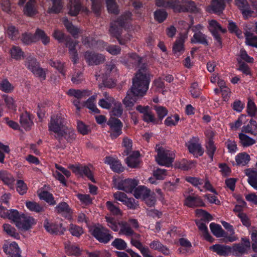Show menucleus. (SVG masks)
Returning <instances> with one entry per match:
<instances>
[{"label":"nucleus","mask_w":257,"mask_h":257,"mask_svg":"<svg viewBox=\"0 0 257 257\" xmlns=\"http://www.w3.org/2000/svg\"><path fill=\"white\" fill-rule=\"evenodd\" d=\"M132 16V13L125 12L117 19L118 24L120 25V26H124L127 21L131 19Z\"/></svg>","instance_id":"obj_64"},{"label":"nucleus","mask_w":257,"mask_h":257,"mask_svg":"<svg viewBox=\"0 0 257 257\" xmlns=\"http://www.w3.org/2000/svg\"><path fill=\"white\" fill-rule=\"evenodd\" d=\"M167 16L168 14L165 10L159 9L154 12V18L160 23L165 21Z\"/></svg>","instance_id":"obj_54"},{"label":"nucleus","mask_w":257,"mask_h":257,"mask_svg":"<svg viewBox=\"0 0 257 257\" xmlns=\"http://www.w3.org/2000/svg\"><path fill=\"white\" fill-rule=\"evenodd\" d=\"M185 204L189 207L205 206L202 200L197 196H189L185 200Z\"/></svg>","instance_id":"obj_21"},{"label":"nucleus","mask_w":257,"mask_h":257,"mask_svg":"<svg viewBox=\"0 0 257 257\" xmlns=\"http://www.w3.org/2000/svg\"><path fill=\"white\" fill-rule=\"evenodd\" d=\"M244 35L246 44L252 47H257V36L248 31H246Z\"/></svg>","instance_id":"obj_48"},{"label":"nucleus","mask_w":257,"mask_h":257,"mask_svg":"<svg viewBox=\"0 0 257 257\" xmlns=\"http://www.w3.org/2000/svg\"><path fill=\"white\" fill-rule=\"evenodd\" d=\"M245 175L248 176L247 182L254 189L257 190V171L247 169L245 170Z\"/></svg>","instance_id":"obj_24"},{"label":"nucleus","mask_w":257,"mask_h":257,"mask_svg":"<svg viewBox=\"0 0 257 257\" xmlns=\"http://www.w3.org/2000/svg\"><path fill=\"white\" fill-rule=\"evenodd\" d=\"M236 165L238 166H245L250 160V156L246 153H240L235 157Z\"/></svg>","instance_id":"obj_46"},{"label":"nucleus","mask_w":257,"mask_h":257,"mask_svg":"<svg viewBox=\"0 0 257 257\" xmlns=\"http://www.w3.org/2000/svg\"><path fill=\"white\" fill-rule=\"evenodd\" d=\"M235 3L238 8L241 11L244 17L247 19L253 14V11L250 9L247 0H235Z\"/></svg>","instance_id":"obj_15"},{"label":"nucleus","mask_w":257,"mask_h":257,"mask_svg":"<svg viewBox=\"0 0 257 257\" xmlns=\"http://www.w3.org/2000/svg\"><path fill=\"white\" fill-rule=\"evenodd\" d=\"M195 223L196 225H197L198 229L199 230L202 231L203 235L207 240L209 241H211L212 237L209 234L207 227L205 223L201 221H196Z\"/></svg>","instance_id":"obj_44"},{"label":"nucleus","mask_w":257,"mask_h":257,"mask_svg":"<svg viewBox=\"0 0 257 257\" xmlns=\"http://www.w3.org/2000/svg\"><path fill=\"white\" fill-rule=\"evenodd\" d=\"M96 95L91 96L85 102V106L95 113H100L99 110L96 107L94 101L95 100Z\"/></svg>","instance_id":"obj_51"},{"label":"nucleus","mask_w":257,"mask_h":257,"mask_svg":"<svg viewBox=\"0 0 257 257\" xmlns=\"http://www.w3.org/2000/svg\"><path fill=\"white\" fill-rule=\"evenodd\" d=\"M140 152L139 151H134L125 159V163L127 166L132 168H137L139 167L140 164Z\"/></svg>","instance_id":"obj_18"},{"label":"nucleus","mask_w":257,"mask_h":257,"mask_svg":"<svg viewBox=\"0 0 257 257\" xmlns=\"http://www.w3.org/2000/svg\"><path fill=\"white\" fill-rule=\"evenodd\" d=\"M104 162L109 165L112 170L115 172L120 173L124 170V168L122 166L119 161L114 158L106 157L105 158Z\"/></svg>","instance_id":"obj_19"},{"label":"nucleus","mask_w":257,"mask_h":257,"mask_svg":"<svg viewBox=\"0 0 257 257\" xmlns=\"http://www.w3.org/2000/svg\"><path fill=\"white\" fill-rule=\"evenodd\" d=\"M103 73L104 79L115 75L117 71V67L113 62L110 61L106 63Z\"/></svg>","instance_id":"obj_25"},{"label":"nucleus","mask_w":257,"mask_h":257,"mask_svg":"<svg viewBox=\"0 0 257 257\" xmlns=\"http://www.w3.org/2000/svg\"><path fill=\"white\" fill-rule=\"evenodd\" d=\"M128 59L125 60L124 59H121V62L127 66H130V63H132L136 66H140L142 63V58L139 56L136 53L128 54Z\"/></svg>","instance_id":"obj_22"},{"label":"nucleus","mask_w":257,"mask_h":257,"mask_svg":"<svg viewBox=\"0 0 257 257\" xmlns=\"http://www.w3.org/2000/svg\"><path fill=\"white\" fill-rule=\"evenodd\" d=\"M122 146L125 148L122 154L123 155L127 156L130 153L132 152L133 150V141L127 137H123L122 142Z\"/></svg>","instance_id":"obj_43"},{"label":"nucleus","mask_w":257,"mask_h":257,"mask_svg":"<svg viewBox=\"0 0 257 257\" xmlns=\"http://www.w3.org/2000/svg\"><path fill=\"white\" fill-rule=\"evenodd\" d=\"M40 199L44 200L50 205H55L56 202L54 200L53 195L47 191H42L39 193Z\"/></svg>","instance_id":"obj_42"},{"label":"nucleus","mask_w":257,"mask_h":257,"mask_svg":"<svg viewBox=\"0 0 257 257\" xmlns=\"http://www.w3.org/2000/svg\"><path fill=\"white\" fill-rule=\"evenodd\" d=\"M84 58L89 65H97L105 60V57L103 55L90 51L85 53Z\"/></svg>","instance_id":"obj_10"},{"label":"nucleus","mask_w":257,"mask_h":257,"mask_svg":"<svg viewBox=\"0 0 257 257\" xmlns=\"http://www.w3.org/2000/svg\"><path fill=\"white\" fill-rule=\"evenodd\" d=\"M157 153L156 160L160 165L167 167L171 165L175 157V154L172 152L163 148H160L157 150Z\"/></svg>","instance_id":"obj_2"},{"label":"nucleus","mask_w":257,"mask_h":257,"mask_svg":"<svg viewBox=\"0 0 257 257\" xmlns=\"http://www.w3.org/2000/svg\"><path fill=\"white\" fill-rule=\"evenodd\" d=\"M241 243L234 244L232 249L235 252L239 254L245 253L250 247V243L248 239L246 238H241Z\"/></svg>","instance_id":"obj_17"},{"label":"nucleus","mask_w":257,"mask_h":257,"mask_svg":"<svg viewBox=\"0 0 257 257\" xmlns=\"http://www.w3.org/2000/svg\"><path fill=\"white\" fill-rule=\"evenodd\" d=\"M239 138L241 145L243 147H248L255 144V141L254 140L244 134H239Z\"/></svg>","instance_id":"obj_49"},{"label":"nucleus","mask_w":257,"mask_h":257,"mask_svg":"<svg viewBox=\"0 0 257 257\" xmlns=\"http://www.w3.org/2000/svg\"><path fill=\"white\" fill-rule=\"evenodd\" d=\"M22 42L26 45H30L33 43H36L34 34L31 33H25L22 35Z\"/></svg>","instance_id":"obj_55"},{"label":"nucleus","mask_w":257,"mask_h":257,"mask_svg":"<svg viewBox=\"0 0 257 257\" xmlns=\"http://www.w3.org/2000/svg\"><path fill=\"white\" fill-rule=\"evenodd\" d=\"M20 122L25 130L29 131L33 124L29 113L27 112L22 113L20 116Z\"/></svg>","instance_id":"obj_26"},{"label":"nucleus","mask_w":257,"mask_h":257,"mask_svg":"<svg viewBox=\"0 0 257 257\" xmlns=\"http://www.w3.org/2000/svg\"><path fill=\"white\" fill-rule=\"evenodd\" d=\"M3 249L9 257H21V251L16 242H13L9 245L5 244Z\"/></svg>","instance_id":"obj_13"},{"label":"nucleus","mask_w":257,"mask_h":257,"mask_svg":"<svg viewBox=\"0 0 257 257\" xmlns=\"http://www.w3.org/2000/svg\"><path fill=\"white\" fill-rule=\"evenodd\" d=\"M124 26H120L118 24L117 21L112 22L110 23L109 33L110 35L114 37H117L122 33V29Z\"/></svg>","instance_id":"obj_33"},{"label":"nucleus","mask_w":257,"mask_h":257,"mask_svg":"<svg viewBox=\"0 0 257 257\" xmlns=\"http://www.w3.org/2000/svg\"><path fill=\"white\" fill-rule=\"evenodd\" d=\"M106 206L108 210L113 215H121V211L119 208L115 203L107 201L106 203Z\"/></svg>","instance_id":"obj_52"},{"label":"nucleus","mask_w":257,"mask_h":257,"mask_svg":"<svg viewBox=\"0 0 257 257\" xmlns=\"http://www.w3.org/2000/svg\"><path fill=\"white\" fill-rule=\"evenodd\" d=\"M151 192V190L144 186H140L134 190V195L137 198H142L143 200Z\"/></svg>","instance_id":"obj_31"},{"label":"nucleus","mask_w":257,"mask_h":257,"mask_svg":"<svg viewBox=\"0 0 257 257\" xmlns=\"http://www.w3.org/2000/svg\"><path fill=\"white\" fill-rule=\"evenodd\" d=\"M138 181L136 179H126L118 183V189L126 193H131L138 184Z\"/></svg>","instance_id":"obj_11"},{"label":"nucleus","mask_w":257,"mask_h":257,"mask_svg":"<svg viewBox=\"0 0 257 257\" xmlns=\"http://www.w3.org/2000/svg\"><path fill=\"white\" fill-rule=\"evenodd\" d=\"M49 64L56 69H57L60 73H61L63 76L65 75V71L64 70V63L61 62L59 60H57L56 61H53V60H50Z\"/></svg>","instance_id":"obj_56"},{"label":"nucleus","mask_w":257,"mask_h":257,"mask_svg":"<svg viewBox=\"0 0 257 257\" xmlns=\"http://www.w3.org/2000/svg\"><path fill=\"white\" fill-rule=\"evenodd\" d=\"M62 21L67 31L75 39L78 38V35L82 33V30L73 25L66 18H64Z\"/></svg>","instance_id":"obj_16"},{"label":"nucleus","mask_w":257,"mask_h":257,"mask_svg":"<svg viewBox=\"0 0 257 257\" xmlns=\"http://www.w3.org/2000/svg\"><path fill=\"white\" fill-rule=\"evenodd\" d=\"M247 112L250 116H254L257 112V108L254 102L250 99H248L247 105Z\"/></svg>","instance_id":"obj_60"},{"label":"nucleus","mask_w":257,"mask_h":257,"mask_svg":"<svg viewBox=\"0 0 257 257\" xmlns=\"http://www.w3.org/2000/svg\"><path fill=\"white\" fill-rule=\"evenodd\" d=\"M184 51V40L182 37L178 38L173 46V53L177 56H180Z\"/></svg>","instance_id":"obj_32"},{"label":"nucleus","mask_w":257,"mask_h":257,"mask_svg":"<svg viewBox=\"0 0 257 257\" xmlns=\"http://www.w3.org/2000/svg\"><path fill=\"white\" fill-rule=\"evenodd\" d=\"M24 12L25 15L29 17H32L37 13L35 8V0H29L26 4Z\"/></svg>","instance_id":"obj_34"},{"label":"nucleus","mask_w":257,"mask_h":257,"mask_svg":"<svg viewBox=\"0 0 257 257\" xmlns=\"http://www.w3.org/2000/svg\"><path fill=\"white\" fill-rule=\"evenodd\" d=\"M107 226L114 231H118L119 230V223L120 221L116 220L114 217L106 216L105 217Z\"/></svg>","instance_id":"obj_47"},{"label":"nucleus","mask_w":257,"mask_h":257,"mask_svg":"<svg viewBox=\"0 0 257 257\" xmlns=\"http://www.w3.org/2000/svg\"><path fill=\"white\" fill-rule=\"evenodd\" d=\"M242 132L254 135L257 133V122L251 119L247 125H244L242 128Z\"/></svg>","instance_id":"obj_40"},{"label":"nucleus","mask_w":257,"mask_h":257,"mask_svg":"<svg viewBox=\"0 0 257 257\" xmlns=\"http://www.w3.org/2000/svg\"><path fill=\"white\" fill-rule=\"evenodd\" d=\"M45 229L51 234H63L65 229L62 227V224H55L49 223L47 220H45L44 224Z\"/></svg>","instance_id":"obj_12"},{"label":"nucleus","mask_w":257,"mask_h":257,"mask_svg":"<svg viewBox=\"0 0 257 257\" xmlns=\"http://www.w3.org/2000/svg\"><path fill=\"white\" fill-rule=\"evenodd\" d=\"M35 223L34 219L30 216H26L24 214H22L19 218L18 222L16 224V226L19 228L27 230L29 229Z\"/></svg>","instance_id":"obj_14"},{"label":"nucleus","mask_w":257,"mask_h":257,"mask_svg":"<svg viewBox=\"0 0 257 257\" xmlns=\"http://www.w3.org/2000/svg\"><path fill=\"white\" fill-rule=\"evenodd\" d=\"M54 137L58 141L60 145H61L63 139H65L68 143H71L73 142L76 138V135L74 130L66 125L57 134L55 135Z\"/></svg>","instance_id":"obj_4"},{"label":"nucleus","mask_w":257,"mask_h":257,"mask_svg":"<svg viewBox=\"0 0 257 257\" xmlns=\"http://www.w3.org/2000/svg\"><path fill=\"white\" fill-rule=\"evenodd\" d=\"M25 65L37 77L46 78V74L43 69L39 67V64L36 59L33 57H29L26 59Z\"/></svg>","instance_id":"obj_7"},{"label":"nucleus","mask_w":257,"mask_h":257,"mask_svg":"<svg viewBox=\"0 0 257 257\" xmlns=\"http://www.w3.org/2000/svg\"><path fill=\"white\" fill-rule=\"evenodd\" d=\"M11 55L13 58L20 60L24 57V52L20 47L13 46L11 49Z\"/></svg>","instance_id":"obj_62"},{"label":"nucleus","mask_w":257,"mask_h":257,"mask_svg":"<svg viewBox=\"0 0 257 257\" xmlns=\"http://www.w3.org/2000/svg\"><path fill=\"white\" fill-rule=\"evenodd\" d=\"M107 123L110 127V137L111 139H116L122 134L123 124L119 119L110 117Z\"/></svg>","instance_id":"obj_6"},{"label":"nucleus","mask_w":257,"mask_h":257,"mask_svg":"<svg viewBox=\"0 0 257 257\" xmlns=\"http://www.w3.org/2000/svg\"><path fill=\"white\" fill-rule=\"evenodd\" d=\"M167 8L172 9L174 12L180 13L181 2L178 0H168Z\"/></svg>","instance_id":"obj_59"},{"label":"nucleus","mask_w":257,"mask_h":257,"mask_svg":"<svg viewBox=\"0 0 257 257\" xmlns=\"http://www.w3.org/2000/svg\"><path fill=\"white\" fill-rule=\"evenodd\" d=\"M210 228L213 234L217 237L225 236V232L220 225L215 223H211Z\"/></svg>","instance_id":"obj_45"},{"label":"nucleus","mask_w":257,"mask_h":257,"mask_svg":"<svg viewBox=\"0 0 257 257\" xmlns=\"http://www.w3.org/2000/svg\"><path fill=\"white\" fill-rule=\"evenodd\" d=\"M207 36L201 32H195L190 40V42L193 44H201L205 46L208 45V42L207 39Z\"/></svg>","instance_id":"obj_23"},{"label":"nucleus","mask_w":257,"mask_h":257,"mask_svg":"<svg viewBox=\"0 0 257 257\" xmlns=\"http://www.w3.org/2000/svg\"><path fill=\"white\" fill-rule=\"evenodd\" d=\"M7 34L8 37L13 40H16L19 37V31L14 26H10L8 27Z\"/></svg>","instance_id":"obj_58"},{"label":"nucleus","mask_w":257,"mask_h":257,"mask_svg":"<svg viewBox=\"0 0 257 257\" xmlns=\"http://www.w3.org/2000/svg\"><path fill=\"white\" fill-rule=\"evenodd\" d=\"M92 235H93L99 242L107 243L113 236L109 233V230L102 226L95 227L91 229Z\"/></svg>","instance_id":"obj_5"},{"label":"nucleus","mask_w":257,"mask_h":257,"mask_svg":"<svg viewBox=\"0 0 257 257\" xmlns=\"http://www.w3.org/2000/svg\"><path fill=\"white\" fill-rule=\"evenodd\" d=\"M150 82L147 66L143 64L132 80V86L127 92L123 103L126 107H132L147 91Z\"/></svg>","instance_id":"obj_1"},{"label":"nucleus","mask_w":257,"mask_h":257,"mask_svg":"<svg viewBox=\"0 0 257 257\" xmlns=\"http://www.w3.org/2000/svg\"><path fill=\"white\" fill-rule=\"evenodd\" d=\"M52 2V6L49 8L47 13L49 14H58L61 12L63 8L61 0H51Z\"/></svg>","instance_id":"obj_41"},{"label":"nucleus","mask_w":257,"mask_h":257,"mask_svg":"<svg viewBox=\"0 0 257 257\" xmlns=\"http://www.w3.org/2000/svg\"><path fill=\"white\" fill-rule=\"evenodd\" d=\"M79 41H74L70 36H67L66 39L65 45L68 48L70 59L74 64L78 63L79 57L77 51L76 49L78 45Z\"/></svg>","instance_id":"obj_8"},{"label":"nucleus","mask_w":257,"mask_h":257,"mask_svg":"<svg viewBox=\"0 0 257 257\" xmlns=\"http://www.w3.org/2000/svg\"><path fill=\"white\" fill-rule=\"evenodd\" d=\"M206 153L210 157L211 161H213V155L216 151V148L214 144V142L210 139L206 143L205 146Z\"/></svg>","instance_id":"obj_53"},{"label":"nucleus","mask_w":257,"mask_h":257,"mask_svg":"<svg viewBox=\"0 0 257 257\" xmlns=\"http://www.w3.org/2000/svg\"><path fill=\"white\" fill-rule=\"evenodd\" d=\"M66 124V119L61 114L52 115L48 124L49 131L54 132L55 135H56L64 128Z\"/></svg>","instance_id":"obj_3"},{"label":"nucleus","mask_w":257,"mask_h":257,"mask_svg":"<svg viewBox=\"0 0 257 257\" xmlns=\"http://www.w3.org/2000/svg\"><path fill=\"white\" fill-rule=\"evenodd\" d=\"M197 9L195 4L194 2L186 0H182L181 2V12H194Z\"/></svg>","instance_id":"obj_28"},{"label":"nucleus","mask_w":257,"mask_h":257,"mask_svg":"<svg viewBox=\"0 0 257 257\" xmlns=\"http://www.w3.org/2000/svg\"><path fill=\"white\" fill-rule=\"evenodd\" d=\"M119 227H120L119 234H123L128 236H132L134 233V231L130 225L126 221H120Z\"/></svg>","instance_id":"obj_35"},{"label":"nucleus","mask_w":257,"mask_h":257,"mask_svg":"<svg viewBox=\"0 0 257 257\" xmlns=\"http://www.w3.org/2000/svg\"><path fill=\"white\" fill-rule=\"evenodd\" d=\"M68 95L72 96L77 98V99H81L88 96L91 93L87 90H80L79 89H70L67 92Z\"/></svg>","instance_id":"obj_29"},{"label":"nucleus","mask_w":257,"mask_h":257,"mask_svg":"<svg viewBox=\"0 0 257 257\" xmlns=\"http://www.w3.org/2000/svg\"><path fill=\"white\" fill-rule=\"evenodd\" d=\"M0 179L8 185L13 184L15 181L14 177L6 170L0 171Z\"/></svg>","instance_id":"obj_39"},{"label":"nucleus","mask_w":257,"mask_h":257,"mask_svg":"<svg viewBox=\"0 0 257 257\" xmlns=\"http://www.w3.org/2000/svg\"><path fill=\"white\" fill-rule=\"evenodd\" d=\"M214 251L220 255H227L231 251V248L228 246L215 244L210 247Z\"/></svg>","instance_id":"obj_37"},{"label":"nucleus","mask_w":257,"mask_h":257,"mask_svg":"<svg viewBox=\"0 0 257 257\" xmlns=\"http://www.w3.org/2000/svg\"><path fill=\"white\" fill-rule=\"evenodd\" d=\"M69 14L71 16H77L81 10L80 0H71L69 5Z\"/></svg>","instance_id":"obj_27"},{"label":"nucleus","mask_w":257,"mask_h":257,"mask_svg":"<svg viewBox=\"0 0 257 257\" xmlns=\"http://www.w3.org/2000/svg\"><path fill=\"white\" fill-rule=\"evenodd\" d=\"M187 147L189 152L194 155L197 154L201 156L203 154L204 151L201 145L198 143L189 142Z\"/></svg>","instance_id":"obj_36"},{"label":"nucleus","mask_w":257,"mask_h":257,"mask_svg":"<svg viewBox=\"0 0 257 257\" xmlns=\"http://www.w3.org/2000/svg\"><path fill=\"white\" fill-rule=\"evenodd\" d=\"M123 112V108L120 102H115L110 112L111 117H120Z\"/></svg>","instance_id":"obj_50"},{"label":"nucleus","mask_w":257,"mask_h":257,"mask_svg":"<svg viewBox=\"0 0 257 257\" xmlns=\"http://www.w3.org/2000/svg\"><path fill=\"white\" fill-rule=\"evenodd\" d=\"M14 89V87L7 79H5L0 82V90L7 93L12 92Z\"/></svg>","instance_id":"obj_63"},{"label":"nucleus","mask_w":257,"mask_h":257,"mask_svg":"<svg viewBox=\"0 0 257 257\" xmlns=\"http://www.w3.org/2000/svg\"><path fill=\"white\" fill-rule=\"evenodd\" d=\"M34 36L36 42L41 40L45 45H47L50 42V38L43 30L39 28L36 29Z\"/></svg>","instance_id":"obj_30"},{"label":"nucleus","mask_w":257,"mask_h":257,"mask_svg":"<svg viewBox=\"0 0 257 257\" xmlns=\"http://www.w3.org/2000/svg\"><path fill=\"white\" fill-rule=\"evenodd\" d=\"M79 41H74L70 36H67L66 39L65 45L68 48L70 59L74 64L78 63L79 57L77 51L76 49L78 45Z\"/></svg>","instance_id":"obj_9"},{"label":"nucleus","mask_w":257,"mask_h":257,"mask_svg":"<svg viewBox=\"0 0 257 257\" xmlns=\"http://www.w3.org/2000/svg\"><path fill=\"white\" fill-rule=\"evenodd\" d=\"M225 0H212L210 8L215 13L221 12L225 7Z\"/></svg>","instance_id":"obj_38"},{"label":"nucleus","mask_w":257,"mask_h":257,"mask_svg":"<svg viewBox=\"0 0 257 257\" xmlns=\"http://www.w3.org/2000/svg\"><path fill=\"white\" fill-rule=\"evenodd\" d=\"M57 213L61 214L65 217L69 218L73 213L72 209L69 207L68 204L65 202L60 203L55 207Z\"/></svg>","instance_id":"obj_20"},{"label":"nucleus","mask_w":257,"mask_h":257,"mask_svg":"<svg viewBox=\"0 0 257 257\" xmlns=\"http://www.w3.org/2000/svg\"><path fill=\"white\" fill-rule=\"evenodd\" d=\"M107 10L109 13L117 14L119 12L115 0H106Z\"/></svg>","instance_id":"obj_61"},{"label":"nucleus","mask_w":257,"mask_h":257,"mask_svg":"<svg viewBox=\"0 0 257 257\" xmlns=\"http://www.w3.org/2000/svg\"><path fill=\"white\" fill-rule=\"evenodd\" d=\"M26 205L27 207L32 211L40 212L44 210L43 207L34 201H27Z\"/></svg>","instance_id":"obj_57"}]
</instances>
